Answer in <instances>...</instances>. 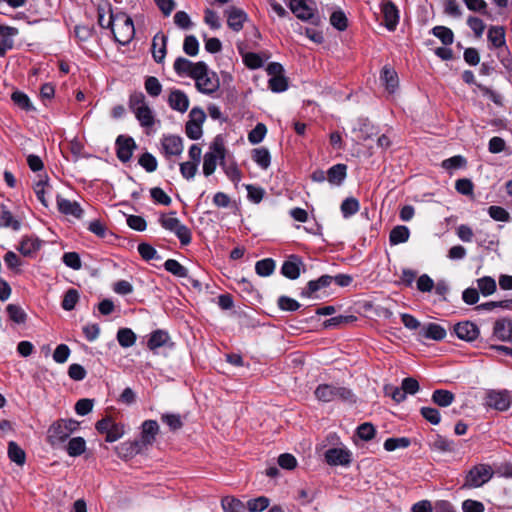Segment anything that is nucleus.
Here are the masks:
<instances>
[{
  "mask_svg": "<svg viewBox=\"0 0 512 512\" xmlns=\"http://www.w3.org/2000/svg\"><path fill=\"white\" fill-rule=\"evenodd\" d=\"M455 400V395L445 389H437L432 393V401L440 407H448Z\"/></svg>",
  "mask_w": 512,
  "mask_h": 512,
  "instance_id": "2f4dec72",
  "label": "nucleus"
},
{
  "mask_svg": "<svg viewBox=\"0 0 512 512\" xmlns=\"http://www.w3.org/2000/svg\"><path fill=\"white\" fill-rule=\"evenodd\" d=\"M303 265L300 258L297 256H290L288 260H286L282 267H281V273L291 279L295 280L300 276V266Z\"/></svg>",
  "mask_w": 512,
  "mask_h": 512,
  "instance_id": "b1692460",
  "label": "nucleus"
},
{
  "mask_svg": "<svg viewBox=\"0 0 512 512\" xmlns=\"http://www.w3.org/2000/svg\"><path fill=\"white\" fill-rule=\"evenodd\" d=\"M454 332L459 339L467 342L476 340L480 334L478 326L471 321H462L455 324Z\"/></svg>",
  "mask_w": 512,
  "mask_h": 512,
  "instance_id": "4468645a",
  "label": "nucleus"
},
{
  "mask_svg": "<svg viewBox=\"0 0 512 512\" xmlns=\"http://www.w3.org/2000/svg\"><path fill=\"white\" fill-rule=\"evenodd\" d=\"M455 189L462 195L473 196L474 184L468 178L458 179L455 183Z\"/></svg>",
  "mask_w": 512,
  "mask_h": 512,
  "instance_id": "774afa93",
  "label": "nucleus"
},
{
  "mask_svg": "<svg viewBox=\"0 0 512 512\" xmlns=\"http://www.w3.org/2000/svg\"><path fill=\"white\" fill-rule=\"evenodd\" d=\"M197 90L203 94H213L219 89L220 81L217 74L210 71L207 64L204 62V67L198 71L193 78Z\"/></svg>",
  "mask_w": 512,
  "mask_h": 512,
  "instance_id": "423d86ee",
  "label": "nucleus"
},
{
  "mask_svg": "<svg viewBox=\"0 0 512 512\" xmlns=\"http://www.w3.org/2000/svg\"><path fill=\"white\" fill-rule=\"evenodd\" d=\"M161 152L166 158L178 157L182 154L184 146L183 139L177 135H163L161 140Z\"/></svg>",
  "mask_w": 512,
  "mask_h": 512,
  "instance_id": "9b49d317",
  "label": "nucleus"
},
{
  "mask_svg": "<svg viewBox=\"0 0 512 512\" xmlns=\"http://www.w3.org/2000/svg\"><path fill=\"white\" fill-rule=\"evenodd\" d=\"M129 109L136 113V111H139L140 109L148 106L146 103L145 96L142 92H133L129 97Z\"/></svg>",
  "mask_w": 512,
  "mask_h": 512,
  "instance_id": "864d4df0",
  "label": "nucleus"
},
{
  "mask_svg": "<svg viewBox=\"0 0 512 512\" xmlns=\"http://www.w3.org/2000/svg\"><path fill=\"white\" fill-rule=\"evenodd\" d=\"M432 33L434 36L440 39L444 45H450L454 41V34L452 30L445 26L434 27L432 29Z\"/></svg>",
  "mask_w": 512,
  "mask_h": 512,
  "instance_id": "a18cd8bd",
  "label": "nucleus"
},
{
  "mask_svg": "<svg viewBox=\"0 0 512 512\" xmlns=\"http://www.w3.org/2000/svg\"><path fill=\"white\" fill-rule=\"evenodd\" d=\"M487 38L494 48H502L506 45L505 30L502 26H491Z\"/></svg>",
  "mask_w": 512,
  "mask_h": 512,
  "instance_id": "c85d7f7f",
  "label": "nucleus"
},
{
  "mask_svg": "<svg viewBox=\"0 0 512 512\" xmlns=\"http://www.w3.org/2000/svg\"><path fill=\"white\" fill-rule=\"evenodd\" d=\"M167 37L162 33L158 32L152 40V56L155 62L162 63L167 53Z\"/></svg>",
  "mask_w": 512,
  "mask_h": 512,
  "instance_id": "6ab92c4d",
  "label": "nucleus"
},
{
  "mask_svg": "<svg viewBox=\"0 0 512 512\" xmlns=\"http://www.w3.org/2000/svg\"><path fill=\"white\" fill-rule=\"evenodd\" d=\"M115 145L117 157L122 163L128 162L132 158L134 150L137 148L134 139L125 135H119Z\"/></svg>",
  "mask_w": 512,
  "mask_h": 512,
  "instance_id": "f8f14e48",
  "label": "nucleus"
},
{
  "mask_svg": "<svg viewBox=\"0 0 512 512\" xmlns=\"http://www.w3.org/2000/svg\"><path fill=\"white\" fill-rule=\"evenodd\" d=\"M11 99L15 105H17L19 108L25 111H31L34 109L33 105L30 102L29 97L21 91L13 92L11 95Z\"/></svg>",
  "mask_w": 512,
  "mask_h": 512,
  "instance_id": "3c124183",
  "label": "nucleus"
},
{
  "mask_svg": "<svg viewBox=\"0 0 512 512\" xmlns=\"http://www.w3.org/2000/svg\"><path fill=\"white\" fill-rule=\"evenodd\" d=\"M108 25L113 33L114 39L120 44H128L135 35L132 19L125 13L119 12L108 18Z\"/></svg>",
  "mask_w": 512,
  "mask_h": 512,
  "instance_id": "f257e3e1",
  "label": "nucleus"
},
{
  "mask_svg": "<svg viewBox=\"0 0 512 512\" xmlns=\"http://www.w3.org/2000/svg\"><path fill=\"white\" fill-rule=\"evenodd\" d=\"M206 119L204 111L200 108H193L189 113V120L185 125L186 135L192 139L197 140L202 136V124Z\"/></svg>",
  "mask_w": 512,
  "mask_h": 512,
  "instance_id": "9d476101",
  "label": "nucleus"
},
{
  "mask_svg": "<svg viewBox=\"0 0 512 512\" xmlns=\"http://www.w3.org/2000/svg\"><path fill=\"white\" fill-rule=\"evenodd\" d=\"M333 281V277L329 275H322L316 280H311L307 283V287L302 291L303 297H311L315 292L322 288L328 287Z\"/></svg>",
  "mask_w": 512,
  "mask_h": 512,
  "instance_id": "bb28decb",
  "label": "nucleus"
},
{
  "mask_svg": "<svg viewBox=\"0 0 512 512\" xmlns=\"http://www.w3.org/2000/svg\"><path fill=\"white\" fill-rule=\"evenodd\" d=\"M120 449L124 451V456L126 457H133L145 451V449L143 448L142 445H140L138 440L134 442L123 443L121 444Z\"/></svg>",
  "mask_w": 512,
  "mask_h": 512,
  "instance_id": "680f3d73",
  "label": "nucleus"
},
{
  "mask_svg": "<svg viewBox=\"0 0 512 512\" xmlns=\"http://www.w3.org/2000/svg\"><path fill=\"white\" fill-rule=\"evenodd\" d=\"M410 445V439L406 437L401 438H388L384 442V449L386 451H394L397 448H407Z\"/></svg>",
  "mask_w": 512,
  "mask_h": 512,
  "instance_id": "4d7b16f0",
  "label": "nucleus"
},
{
  "mask_svg": "<svg viewBox=\"0 0 512 512\" xmlns=\"http://www.w3.org/2000/svg\"><path fill=\"white\" fill-rule=\"evenodd\" d=\"M7 313L9 315V318L14 321L15 323H24L26 320V314L22 310V308L15 304H9L6 307Z\"/></svg>",
  "mask_w": 512,
  "mask_h": 512,
  "instance_id": "052dcab7",
  "label": "nucleus"
},
{
  "mask_svg": "<svg viewBox=\"0 0 512 512\" xmlns=\"http://www.w3.org/2000/svg\"><path fill=\"white\" fill-rule=\"evenodd\" d=\"M203 67V61L193 63L184 57H178L173 64V68L179 76H188L190 78H193Z\"/></svg>",
  "mask_w": 512,
  "mask_h": 512,
  "instance_id": "ddd939ff",
  "label": "nucleus"
},
{
  "mask_svg": "<svg viewBox=\"0 0 512 512\" xmlns=\"http://www.w3.org/2000/svg\"><path fill=\"white\" fill-rule=\"evenodd\" d=\"M221 506L224 512H244L245 510L243 502L233 496L223 497Z\"/></svg>",
  "mask_w": 512,
  "mask_h": 512,
  "instance_id": "58836bf2",
  "label": "nucleus"
},
{
  "mask_svg": "<svg viewBox=\"0 0 512 512\" xmlns=\"http://www.w3.org/2000/svg\"><path fill=\"white\" fill-rule=\"evenodd\" d=\"M97 13H98V24L102 28H110L111 26L108 25V20H105V16L114 15L111 10V5L107 1H103L98 4L97 6Z\"/></svg>",
  "mask_w": 512,
  "mask_h": 512,
  "instance_id": "09e8293b",
  "label": "nucleus"
},
{
  "mask_svg": "<svg viewBox=\"0 0 512 512\" xmlns=\"http://www.w3.org/2000/svg\"><path fill=\"white\" fill-rule=\"evenodd\" d=\"M141 438L138 440L140 445L146 450L151 446L159 433V425L155 420H146L142 423Z\"/></svg>",
  "mask_w": 512,
  "mask_h": 512,
  "instance_id": "2eb2a0df",
  "label": "nucleus"
},
{
  "mask_svg": "<svg viewBox=\"0 0 512 512\" xmlns=\"http://www.w3.org/2000/svg\"><path fill=\"white\" fill-rule=\"evenodd\" d=\"M42 241L37 237L25 236L19 243L18 250L25 257H34L41 249Z\"/></svg>",
  "mask_w": 512,
  "mask_h": 512,
  "instance_id": "412c9836",
  "label": "nucleus"
},
{
  "mask_svg": "<svg viewBox=\"0 0 512 512\" xmlns=\"http://www.w3.org/2000/svg\"><path fill=\"white\" fill-rule=\"evenodd\" d=\"M488 214L495 221L508 222L510 220L509 212L501 206H490L488 208Z\"/></svg>",
  "mask_w": 512,
  "mask_h": 512,
  "instance_id": "13d9d810",
  "label": "nucleus"
},
{
  "mask_svg": "<svg viewBox=\"0 0 512 512\" xmlns=\"http://www.w3.org/2000/svg\"><path fill=\"white\" fill-rule=\"evenodd\" d=\"M80 299L78 290L74 288L68 289L62 299L61 307L66 311H71L75 308Z\"/></svg>",
  "mask_w": 512,
  "mask_h": 512,
  "instance_id": "ea45409f",
  "label": "nucleus"
},
{
  "mask_svg": "<svg viewBox=\"0 0 512 512\" xmlns=\"http://www.w3.org/2000/svg\"><path fill=\"white\" fill-rule=\"evenodd\" d=\"M173 215L174 213H170L168 215L162 214L159 218V222L164 229L174 233L183 246H186L191 243V231L186 225L182 224L181 221Z\"/></svg>",
  "mask_w": 512,
  "mask_h": 512,
  "instance_id": "39448f33",
  "label": "nucleus"
},
{
  "mask_svg": "<svg viewBox=\"0 0 512 512\" xmlns=\"http://www.w3.org/2000/svg\"><path fill=\"white\" fill-rule=\"evenodd\" d=\"M381 12L383 14L385 27L389 31H394L399 22V11L396 5L388 0L382 4Z\"/></svg>",
  "mask_w": 512,
  "mask_h": 512,
  "instance_id": "dca6fc26",
  "label": "nucleus"
},
{
  "mask_svg": "<svg viewBox=\"0 0 512 512\" xmlns=\"http://www.w3.org/2000/svg\"><path fill=\"white\" fill-rule=\"evenodd\" d=\"M168 104L173 110L184 113L188 110L189 99L183 91L175 89L169 94Z\"/></svg>",
  "mask_w": 512,
  "mask_h": 512,
  "instance_id": "5701e85b",
  "label": "nucleus"
},
{
  "mask_svg": "<svg viewBox=\"0 0 512 512\" xmlns=\"http://www.w3.org/2000/svg\"><path fill=\"white\" fill-rule=\"evenodd\" d=\"M134 115L143 128L150 129L155 124V117L153 111L149 106H146L140 109L139 111H136Z\"/></svg>",
  "mask_w": 512,
  "mask_h": 512,
  "instance_id": "72a5a7b5",
  "label": "nucleus"
},
{
  "mask_svg": "<svg viewBox=\"0 0 512 512\" xmlns=\"http://www.w3.org/2000/svg\"><path fill=\"white\" fill-rule=\"evenodd\" d=\"M359 201L354 197L346 198L341 204V212L343 217L348 218L359 211Z\"/></svg>",
  "mask_w": 512,
  "mask_h": 512,
  "instance_id": "c03bdc74",
  "label": "nucleus"
},
{
  "mask_svg": "<svg viewBox=\"0 0 512 512\" xmlns=\"http://www.w3.org/2000/svg\"><path fill=\"white\" fill-rule=\"evenodd\" d=\"M430 446L433 450L440 452H451L453 450V442L441 435H436Z\"/></svg>",
  "mask_w": 512,
  "mask_h": 512,
  "instance_id": "5fc2aeb1",
  "label": "nucleus"
},
{
  "mask_svg": "<svg viewBox=\"0 0 512 512\" xmlns=\"http://www.w3.org/2000/svg\"><path fill=\"white\" fill-rule=\"evenodd\" d=\"M266 132V126L263 123H258L248 134L249 142L251 144L260 143L264 139Z\"/></svg>",
  "mask_w": 512,
  "mask_h": 512,
  "instance_id": "bf43d9fd",
  "label": "nucleus"
},
{
  "mask_svg": "<svg viewBox=\"0 0 512 512\" xmlns=\"http://www.w3.org/2000/svg\"><path fill=\"white\" fill-rule=\"evenodd\" d=\"M381 80L385 83L386 89L393 93L398 86V76L394 69L385 66L381 72Z\"/></svg>",
  "mask_w": 512,
  "mask_h": 512,
  "instance_id": "f704fd0d",
  "label": "nucleus"
},
{
  "mask_svg": "<svg viewBox=\"0 0 512 512\" xmlns=\"http://www.w3.org/2000/svg\"><path fill=\"white\" fill-rule=\"evenodd\" d=\"M446 330L444 327L437 323H429L424 326L420 332V335L427 339L435 341H441L446 337Z\"/></svg>",
  "mask_w": 512,
  "mask_h": 512,
  "instance_id": "cd10ccee",
  "label": "nucleus"
},
{
  "mask_svg": "<svg viewBox=\"0 0 512 512\" xmlns=\"http://www.w3.org/2000/svg\"><path fill=\"white\" fill-rule=\"evenodd\" d=\"M493 336L506 342L512 338V321L506 318L497 320L493 327Z\"/></svg>",
  "mask_w": 512,
  "mask_h": 512,
  "instance_id": "4be33fe9",
  "label": "nucleus"
},
{
  "mask_svg": "<svg viewBox=\"0 0 512 512\" xmlns=\"http://www.w3.org/2000/svg\"><path fill=\"white\" fill-rule=\"evenodd\" d=\"M161 421L166 424L171 431H177L182 428L183 422L179 414L165 413L161 415Z\"/></svg>",
  "mask_w": 512,
  "mask_h": 512,
  "instance_id": "8fccbe9b",
  "label": "nucleus"
},
{
  "mask_svg": "<svg viewBox=\"0 0 512 512\" xmlns=\"http://www.w3.org/2000/svg\"><path fill=\"white\" fill-rule=\"evenodd\" d=\"M422 417L433 425H438L441 421L440 412L433 407H422L420 409Z\"/></svg>",
  "mask_w": 512,
  "mask_h": 512,
  "instance_id": "338daca9",
  "label": "nucleus"
},
{
  "mask_svg": "<svg viewBox=\"0 0 512 512\" xmlns=\"http://www.w3.org/2000/svg\"><path fill=\"white\" fill-rule=\"evenodd\" d=\"M275 269V262L271 258H266L256 262L255 271L259 276H269Z\"/></svg>",
  "mask_w": 512,
  "mask_h": 512,
  "instance_id": "de8ad7c7",
  "label": "nucleus"
},
{
  "mask_svg": "<svg viewBox=\"0 0 512 512\" xmlns=\"http://www.w3.org/2000/svg\"><path fill=\"white\" fill-rule=\"evenodd\" d=\"M170 341V336L167 331L157 329L153 331L147 341L149 350L155 352L158 348L166 346Z\"/></svg>",
  "mask_w": 512,
  "mask_h": 512,
  "instance_id": "393cba45",
  "label": "nucleus"
},
{
  "mask_svg": "<svg viewBox=\"0 0 512 512\" xmlns=\"http://www.w3.org/2000/svg\"><path fill=\"white\" fill-rule=\"evenodd\" d=\"M325 460L329 465H348L351 461V454L343 448H330L325 452Z\"/></svg>",
  "mask_w": 512,
  "mask_h": 512,
  "instance_id": "f3484780",
  "label": "nucleus"
},
{
  "mask_svg": "<svg viewBox=\"0 0 512 512\" xmlns=\"http://www.w3.org/2000/svg\"><path fill=\"white\" fill-rule=\"evenodd\" d=\"M117 340L122 347L128 348L135 344L136 335L129 328H121L117 332Z\"/></svg>",
  "mask_w": 512,
  "mask_h": 512,
  "instance_id": "37998d69",
  "label": "nucleus"
},
{
  "mask_svg": "<svg viewBox=\"0 0 512 512\" xmlns=\"http://www.w3.org/2000/svg\"><path fill=\"white\" fill-rule=\"evenodd\" d=\"M96 430L105 434L106 442H115L124 434L123 425L116 423L111 417H105L96 423Z\"/></svg>",
  "mask_w": 512,
  "mask_h": 512,
  "instance_id": "1a4fd4ad",
  "label": "nucleus"
},
{
  "mask_svg": "<svg viewBox=\"0 0 512 512\" xmlns=\"http://www.w3.org/2000/svg\"><path fill=\"white\" fill-rule=\"evenodd\" d=\"M493 476L492 467L488 464H477L466 474L463 488H477L487 483Z\"/></svg>",
  "mask_w": 512,
  "mask_h": 512,
  "instance_id": "0eeeda50",
  "label": "nucleus"
},
{
  "mask_svg": "<svg viewBox=\"0 0 512 512\" xmlns=\"http://www.w3.org/2000/svg\"><path fill=\"white\" fill-rule=\"evenodd\" d=\"M183 50L189 56H196L199 51V42L194 35H188L184 39Z\"/></svg>",
  "mask_w": 512,
  "mask_h": 512,
  "instance_id": "69168bd1",
  "label": "nucleus"
},
{
  "mask_svg": "<svg viewBox=\"0 0 512 512\" xmlns=\"http://www.w3.org/2000/svg\"><path fill=\"white\" fill-rule=\"evenodd\" d=\"M226 155L225 142L221 135H217L210 144L209 151L205 153L203 160V173L210 176L214 173L217 161L223 164Z\"/></svg>",
  "mask_w": 512,
  "mask_h": 512,
  "instance_id": "7ed1b4c3",
  "label": "nucleus"
},
{
  "mask_svg": "<svg viewBox=\"0 0 512 512\" xmlns=\"http://www.w3.org/2000/svg\"><path fill=\"white\" fill-rule=\"evenodd\" d=\"M57 206L62 214L71 215L75 218H80L82 216L83 210L81 209L79 203L76 201H70L58 196Z\"/></svg>",
  "mask_w": 512,
  "mask_h": 512,
  "instance_id": "a878e982",
  "label": "nucleus"
},
{
  "mask_svg": "<svg viewBox=\"0 0 512 512\" xmlns=\"http://www.w3.org/2000/svg\"><path fill=\"white\" fill-rule=\"evenodd\" d=\"M269 499L265 496H260L251 499L247 502V508L250 512H261L269 506Z\"/></svg>",
  "mask_w": 512,
  "mask_h": 512,
  "instance_id": "0e129e2a",
  "label": "nucleus"
},
{
  "mask_svg": "<svg viewBox=\"0 0 512 512\" xmlns=\"http://www.w3.org/2000/svg\"><path fill=\"white\" fill-rule=\"evenodd\" d=\"M227 15V24L235 32H239L247 20V14L237 7H230L225 11Z\"/></svg>",
  "mask_w": 512,
  "mask_h": 512,
  "instance_id": "aec40b11",
  "label": "nucleus"
},
{
  "mask_svg": "<svg viewBox=\"0 0 512 512\" xmlns=\"http://www.w3.org/2000/svg\"><path fill=\"white\" fill-rule=\"evenodd\" d=\"M317 400L321 402H332L335 400L353 401V393L350 389L331 384H320L314 391Z\"/></svg>",
  "mask_w": 512,
  "mask_h": 512,
  "instance_id": "20e7f679",
  "label": "nucleus"
},
{
  "mask_svg": "<svg viewBox=\"0 0 512 512\" xmlns=\"http://www.w3.org/2000/svg\"><path fill=\"white\" fill-rule=\"evenodd\" d=\"M331 25L339 31H344L348 27V19L342 10L334 11L330 16Z\"/></svg>",
  "mask_w": 512,
  "mask_h": 512,
  "instance_id": "49530a36",
  "label": "nucleus"
},
{
  "mask_svg": "<svg viewBox=\"0 0 512 512\" xmlns=\"http://www.w3.org/2000/svg\"><path fill=\"white\" fill-rule=\"evenodd\" d=\"M67 453L71 457H77L83 454L86 450V442L82 437L71 438L67 445Z\"/></svg>",
  "mask_w": 512,
  "mask_h": 512,
  "instance_id": "4c0bfd02",
  "label": "nucleus"
},
{
  "mask_svg": "<svg viewBox=\"0 0 512 512\" xmlns=\"http://www.w3.org/2000/svg\"><path fill=\"white\" fill-rule=\"evenodd\" d=\"M8 457L19 466H23L26 462L25 451L14 441H10L8 444Z\"/></svg>",
  "mask_w": 512,
  "mask_h": 512,
  "instance_id": "473e14b6",
  "label": "nucleus"
},
{
  "mask_svg": "<svg viewBox=\"0 0 512 512\" xmlns=\"http://www.w3.org/2000/svg\"><path fill=\"white\" fill-rule=\"evenodd\" d=\"M0 227L11 228L15 231L20 229V222L14 219L12 213L4 204H0Z\"/></svg>",
  "mask_w": 512,
  "mask_h": 512,
  "instance_id": "7c9ffc66",
  "label": "nucleus"
},
{
  "mask_svg": "<svg viewBox=\"0 0 512 512\" xmlns=\"http://www.w3.org/2000/svg\"><path fill=\"white\" fill-rule=\"evenodd\" d=\"M252 159L258 166H260L264 170H266L271 163L270 153L268 149L264 147L254 149L252 151Z\"/></svg>",
  "mask_w": 512,
  "mask_h": 512,
  "instance_id": "e433bc0d",
  "label": "nucleus"
},
{
  "mask_svg": "<svg viewBox=\"0 0 512 512\" xmlns=\"http://www.w3.org/2000/svg\"><path fill=\"white\" fill-rule=\"evenodd\" d=\"M289 7L293 14L303 21H312L315 14L305 0H289Z\"/></svg>",
  "mask_w": 512,
  "mask_h": 512,
  "instance_id": "a211bd4d",
  "label": "nucleus"
},
{
  "mask_svg": "<svg viewBox=\"0 0 512 512\" xmlns=\"http://www.w3.org/2000/svg\"><path fill=\"white\" fill-rule=\"evenodd\" d=\"M477 286L481 294L484 296L493 294L497 288L495 279L490 276L479 278L477 280Z\"/></svg>",
  "mask_w": 512,
  "mask_h": 512,
  "instance_id": "79ce46f5",
  "label": "nucleus"
},
{
  "mask_svg": "<svg viewBox=\"0 0 512 512\" xmlns=\"http://www.w3.org/2000/svg\"><path fill=\"white\" fill-rule=\"evenodd\" d=\"M80 423L74 419H59L47 431V441L52 446L64 443L69 436L78 430Z\"/></svg>",
  "mask_w": 512,
  "mask_h": 512,
  "instance_id": "f03ea898",
  "label": "nucleus"
},
{
  "mask_svg": "<svg viewBox=\"0 0 512 512\" xmlns=\"http://www.w3.org/2000/svg\"><path fill=\"white\" fill-rule=\"evenodd\" d=\"M164 268L166 271L170 272L176 277L186 278L188 277V270L182 264H180L175 259H168L164 263Z\"/></svg>",
  "mask_w": 512,
  "mask_h": 512,
  "instance_id": "a19ab883",
  "label": "nucleus"
},
{
  "mask_svg": "<svg viewBox=\"0 0 512 512\" xmlns=\"http://www.w3.org/2000/svg\"><path fill=\"white\" fill-rule=\"evenodd\" d=\"M144 87L151 97H158L162 92V85L154 76L146 77Z\"/></svg>",
  "mask_w": 512,
  "mask_h": 512,
  "instance_id": "603ef678",
  "label": "nucleus"
},
{
  "mask_svg": "<svg viewBox=\"0 0 512 512\" xmlns=\"http://www.w3.org/2000/svg\"><path fill=\"white\" fill-rule=\"evenodd\" d=\"M410 231L406 226H396L394 227L389 235V241L391 245H398L400 243H404L409 239Z\"/></svg>",
  "mask_w": 512,
  "mask_h": 512,
  "instance_id": "c9c22d12",
  "label": "nucleus"
},
{
  "mask_svg": "<svg viewBox=\"0 0 512 512\" xmlns=\"http://www.w3.org/2000/svg\"><path fill=\"white\" fill-rule=\"evenodd\" d=\"M138 163L149 173L154 172L158 166L156 158L149 152L143 153L140 156Z\"/></svg>",
  "mask_w": 512,
  "mask_h": 512,
  "instance_id": "6e6d98bb",
  "label": "nucleus"
},
{
  "mask_svg": "<svg viewBox=\"0 0 512 512\" xmlns=\"http://www.w3.org/2000/svg\"><path fill=\"white\" fill-rule=\"evenodd\" d=\"M347 174V166L345 164H336L327 171V180L335 185H340Z\"/></svg>",
  "mask_w": 512,
  "mask_h": 512,
  "instance_id": "c756f323",
  "label": "nucleus"
},
{
  "mask_svg": "<svg viewBox=\"0 0 512 512\" xmlns=\"http://www.w3.org/2000/svg\"><path fill=\"white\" fill-rule=\"evenodd\" d=\"M268 87L273 92H283L288 87L287 79L284 75H277L276 77H271L268 81Z\"/></svg>",
  "mask_w": 512,
  "mask_h": 512,
  "instance_id": "e2e57ef3",
  "label": "nucleus"
},
{
  "mask_svg": "<svg viewBox=\"0 0 512 512\" xmlns=\"http://www.w3.org/2000/svg\"><path fill=\"white\" fill-rule=\"evenodd\" d=\"M485 405L500 412L507 411L512 405L511 392L506 389H490L486 392Z\"/></svg>",
  "mask_w": 512,
  "mask_h": 512,
  "instance_id": "6e6552de",
  "label": "nucleus"
}]
</instances>
